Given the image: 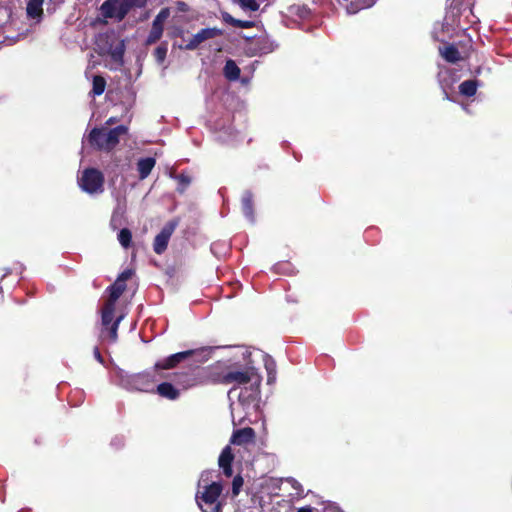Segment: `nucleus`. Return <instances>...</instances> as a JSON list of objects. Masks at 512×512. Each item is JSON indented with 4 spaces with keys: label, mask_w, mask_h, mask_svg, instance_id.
Masks as SVG:
<instances>
[{
    "label": "nucleus",
    "mask_w": 512,
    "mask_h": 512,
    "mask_svg": "<svg viewBox=\"0 0 512 512\" xmlns=\"http://www.w3.org/2000/svg\"><path fill=\"white\" fill-rule=\"evenodd\" d=\"M132 275L133 271L131 269L124 270L118 275L114 283L106 289L108 298L101 310L102 334L107 332V336L113 342L117 339L118 326L123 319L122 314L115 317L116 302L126 290V281L129 280Z\"/></svg>",
    "instance_id": "f257e3e1"
},
{
    "label": "nucleus",
    "mask_w": 512,
    "mask_h": 512,
    "mask_svg": "<svg viewBox=\"0 0 512 512\" xmlns=\"http://www.w3.org/2000/svg\"><path fill=\"white\" fill-rule=\"evenodd\" d=\"M261 376L257 373L254 367H246L243 370H236L228 368L227 370L219 373L213 379L214 383L234 386H241L250 383L249 388L241 390L239 394V401L242 403H249L255 401L260 393Z\"/></svg>",
    "instance_id": "f03ea898"
},
{
    "label": "nucleus",
    "mask_w": 512,
    "mask_h": 512,
    "mask_svg": "<svg viewBox=\"0 0 512 512\" xmlns=\"http://www.w3.org/2000/svg\"><path fill=\"white\" fill-rule=\"evenodd\" d=\"M223 491L221 482L205 484L203 490L196 493V502L202 512H222V503L219 501Z\"/></svg>",
    "instance_id": "7ed1b4c3"
},
{
    "label": "nucleus",
    "mask_w": 512,
    "mask_h": 512,
    "mask_svg": "<svg viewBox=\"0 0 512 512\" xmlns=\"http://www.w3.org/2000/svg\"><path fill=\"white\" fill-rule=\"evenodd\" d=\"M206 350L191 349L187 351L178 352L168 356L167 358L158 361L154 365L155 370H168L176 367L179 363L191 360L193 363H203L207 358L203 357Z\"/></svg>",
    "instance_id": "20e7f679"
},
{
    "label": "nucleus",
    "mask_w": 512,
    "mask_h": 512,
    "mask_svg": "<svg viewBox=\"0 0 512 512\" xmlns=\"http://www.w3.org/2000/svg\"><path fill=\"white\" fill-rule=\"evenodd\" d=\"M203 369L198 364H190L187 368L172 375V382L186 390L203 383Z\"/></svg>",
    "instance_id": "39448f33"
},
{
    "label": "nucleus",
    "mask_w": 512,
    "mask_h": 512,
    "mask_svg": "<svg viewBox=\"0 0 512 512\" xmlns=\"http://www.w3.org/2000/svg\"><path fill=\"white\" fill-rule=\"evenodd\" d=\"M127 134L128 127L125 125H118L114 128L98 127V150L107 152L113 150L119 144L120 138Z\"/></svg>",
    "instance_id": "423d86ee"
},
{
    "label": "nucleus",
    "mask_w": 512,
    "mask_h": 512,
    "mask_svg": "<svg viewBox=\"0 0 512 512\" xmlns=\"http://www.w3.org/2000/svg\"><path fill=\"white\" fill-rule=\"evenodd\" d=\"M123 382L130 390L154 393L155 392V378L149 371L130 374L123 378Z\"/></svg>",
    "instance_id": "0eeeda50"
},
{
    "label": "nucleus",
    "mask_w": 512,
    "mask_h": 512,
    "mask_svg": "<svg viewBox=\"0 0 512 512\" xmlns=\"http://www.w3.org/2000/svg\"><path fill=\"white\" fill-rule=\"evenodd\" d=\"M177 227L176 221L167 222L161 231L155 236L153 250L156 254H162L168 246V242Z\"/></svg>",
    "instance_id": "6e6552de"
},
{
    "label": "nucleus",
    "mask_w": 512,
    "mask_h": 512,
    "mask_svg": "<svg viewBox=\"0 0 512 512\" xmlns=\"http://www.w3.org/2000/svg\"><path fill=\"white\" fill-rule=\"evenodd\" d=\"M223 31L219 28H203L199 32H197L193 37L188 41L185 45L186 50H195L198 46L206 40L221 36Z\"/></svg>",
    "instance_id": "1a4fd4ad"
},
{
    "label": "nucleus",
    "mask_w": 512,
    "mask_h": 512,
    "mask_svg": "<svg viewBox=\"0 0 512 512\" xmlns=\"http://www.w3.org/2000/svg\"><path fill=\"white\" fill-rule=\"evenodd\" d=\"M255 441V431L251 427H245L233 432L230 442L234 445H245Z\"/></svg>",
    "instance_id": "9d476101"
},
{
    "label": "nucleus",
    "mask_w": 512,
    "mask_h": 512,
    "mask_svg": "<svg viewBox=\"0 0 512 512\" xmlns=\"http://www.w3.org/2000/svg\"><path fill=\"white\" fill-rule=\"evenodd\" d=\"M234 454L230 446H226L220 453L218 464L222 468L223 474L226 477L233 475L232 463L234 461Z\"/></svg>",
    "instance_id": "9b49d317"
},
{
    "label": "nucleus",
    "mask_w": 512,
    "mask_h": 512,
    "mask_svg": "<svg viewBox=\"0 0 512 512\" xmlns=\"http://www.w3.org/2000/svg\"><path fill=\"white\" fill-rule=\"evenodd\" d=\"M79 185L83 191L94 193L96 191V170L87 168L79 179Z\"/></svg>",
    "instance_id": "f8f14e48"
},
{
    "label": "nucleus",
    "mask_w": 512,
    "mask_h": 512,
    "mask_svg": "<svg viewBox=\"0 0 512 512\" xmlns=\"http://www.w3.org/2000/svg\"><path fill=\"white\" fill-rule=\"evenodd\" d=\"M155 392H157L161 397L169 400H176L180 396L179 389L174 383L171 382L160 383L156 387Z\"/></svg>",
    "instance_id": "ddd939ff"
},
{
    "label": "nucleus",
    "mask_w": 512,
    "mask_h": 512,
    "mask_svg": "<svg viewBox=\"0 0 512 512\" xmlns=\"http://www.w3.org/2000/svg\"><path fill=\"white\" fill-rule=\"evenodd\" d=\"M439 52L444 60L448 63L455 64L463 59L458 48L453 44H448L443 48H440Z\"/></svg>",
    "instance_id": "4468645a"
},
{
    "label": "nucleus",
    "mask_w": 512,
    "mask_h": 512,
    "mask_svg": "<svg viewBox=\"0 0 512 512\" xmlns=\"http://www.w3.org/2000/svg\"><path fill=\"white\" fill-rule=\"evenodd\" d=\"M156 164L153 157L141 158L137 162V170L141 180L147 178Z\"/></svg>",
    "instance_id": "2eb2a0df"
},
{
    "label": "nucleus",
    "mask_w": 512,
    "mask_h": 512,
    "mask_svg": "<svg viewBox=\"0 0 512 512\" xmlns=\"http://www.w3.org/2000/svg\"><path fill=\"white\" fill-rule=\"evenodd\" d=\"M223 74L228 80L236 81L240 77L241 70L234 60L229 59L225 63V66L223 68Z\"/></svg>",
    "instance_id": "dca6fc26"
},
{
    "label": "nucleus",
    "mask_w": 512,
    "mask_h": 512,
    "mask_svg": "<svg viewBox=\"0 0 512 512\" xmlns=\"http://www.w3.org/2000/svg\"><path fill=\"white\" fill-rule=\"evenodd\" d=\"M43 3L44 0H29L26 8L27 15L33 19L40 18L43 13Z\"/></svg>",
    "instance_id": "f3484780"
},
{
    "label": "nucleus",
    "mask_w": 512,
    "mask_h": 512,
    "mask_svg": "<svg viewBox=\"0 0 512 512\" xmlns=\"http://www.w3.org/2000/svg\"><path fill=\"white\" fill-rule=\"evenodd\" d=\"M478 81L475 79L465 80L459 85V93L466 97H472L476 94Z\"/></svg>",
    "instance_id": "a211bd4d"
},
{
    "label": "nucleus",
    "mask_w": 512,
    "mask_h": 512,
    "mask_svg": "<svg viewBox=\"0 0 512 512\" xmlns=\"http://www.w3.org/2000/svg\"><path fill=\"white\" fill-rule=\"evenodd\" d=\"M94 51L95 49H91L90 52H89V63H88V67L86 69V77L91 81L92 83V89L90 91L91 94H96V73L93 71L94 67H95V61H93V57H94Z\"/></svg>",
    "instance_id": "6ab92c4d"
},
{
    "label": "nucleus",
    "mask_w": 512,
    "mask_h": 512,
    "mask_svg": "<svg viewBox=\"0 0 512 512\" xmlns=\"http://www.w3.org/2000/svg\"><path fill=\"white\" fill-rule=\"evenodd\" d=\"M118 241L125 249L132 245V232L128 228H122L118 233Z\"/></svg>",
    "instance_id": "aec40b11"
},
{
    "label": "nucleus",
    "mask_w": 512,
    "mask_h": 512,
    "mask_svg": "<svg viewBox=\"0 0 512 512\" xmlns=\"http://www.w3.org/2000/svg\"><path fill=\"white\" fill-rule=\"evenodd\" d=\"M242 210L246 217L253 218V199L252 195L247 193L242 198Z\"/></svg>",
    "instance_id": "412c9836"
},
{
    "label": "nucleus",
    "mask_w": 512,
    "mask_h": 512,
    "mask_svg": "<svg viewBox=\"0 0 512 512\" xmlns=\"http://www.w3.org/2000/svg\"><path fill=\"white\" fill-rule=\"evenodd\" d=\"M175 179L178 181L177 191L179 193H184L191 183V177L185 173H180L175 176Z\"/></svg>",
    "instance_id": "4be33fe9"
},
{
    "label": "nucleus",
    "mask_w": 512,
    "mask_h": 512,
    "mask_svg": "<svg viewBox=\"0 0 512 512\" xmlns=\"http://www.w3.org/2000/svg\"><path fill=\"white\" fill-rule=\"evenodd\" d=\"M164 28L151 27L149 35L145 41L146 45H152L160 40L163 35Z\"/></svg>",
    "instance_id": "5701e85b"
},
{
    "label": "nucleus",
    "mask_w": 512,
    "mask_h": 512,
    "mask_svg": "<svg viewBox=\"0 0 512 512\" xmlns=\"http://www.w3.org/2000/svg\"><path fill=\"white\" fill-rule=\"evenodd\" d=\"M115 3L113 0H108L101 5L100 10L105 18H114Z\"/></svg>",
    "instance_id": "b1692460"
},
{
    "label": "nucleus",
    "mask_w": 512,
    "mask_h": 512,
    "mask_svg": "<svg viewBox=\"0 0 512 512\" xmlns=\"http://www.w3.org/2000/svg\"><path fill=\"white\" fill-rule=\"evenodd\" d=\"M130 8L126 5L125 1L122 0L118 5L115 6L114 19L122 21L129 13Z\"/></svg>",
    "instance_id": "393cba45"
},
{
    "label": "nucleus",
    "mask_w": 512,
    "mask_h": 512,
    "mask_svg": "<svg viewBox=\"0 0 512 512\" xmlns=\"http://www.w3.org/2000/svg\"><path fill=\"white\" fill-rule=\"evenodd\" d=\"M225 20L237 28H252L255 26L253 21L235 19L230 15Z\"/></svg>",
    "instance_id": "a878e982"
},
{
    "label": "nucleus",
    "mask_w": 512,
    "mask_h": 512,
    "mask_svg": "<svg viewBox=\"0 0 512 512\" xmlns=\"http://www.w3.org/2000/svg\"><path fill=\"white\" fill-rule=\"evenodd\" d=\"M265 368L268 374V383L271 384L276 379V364L272 358H269L265 361Z\"/></svg>",
    "instance_id": "bb28decb"
},
{
    "label": "nucleus",
    "mask_w": 512,
    "mask_h": 512,
    "mask_svg": "<svg viewBox=\"0 0 512 512\" xmlns=\"http://www.w3.org/2000/svg\"><path fill=\"white\" fill-rule=\"evenodd\" d=\"M167 43H162L154 50V57L158 63H163L167 56Z\"/></svg>",
    "instance_id": "cd10ccee"
},
{
    "label": "nucleus",
    "mask_w": 512,
    "mask_h": 512,
    "mask_svg": "<svg viewBox=\"0 0 512 512\" xmlns=\"http://www.w3.org/2000/svg\"><path fill=\"white\" fill-rule=\"evenodd\" d=\"M239 5L243 9H247L249 11H257L259 9V4L256 0H238Z\"/></svg>",
    "instance_id": "c85d7f7f"
},
{
    "label": "nucleus",
    "mask_w": 512,
    "mask_h": 512,
    "mask_svg": "<svg viewBox=\"0 0 512 512\" xmlns=\"http://www.w3.org/2000/svg\"><path fill=\"white\" fill-rule=\"evenodd\" d=\"M95 142H96V127L92 128L90 130L88 139L83 142L84 149H86L87 144H89V146L93 149Z\"/></svg>",
    "instance_id": "c756f323"
},
{
    "label": "nucleus",
    "mask_w": 512,
    "mask_h": 512,
    "mask_svg": "<svg viewBox=\"0 0 512 512\" xmlns=\"http://www.w3.org/2000/svg\"><path fill=\"white\" fill-rule=\"evenodd\" d=\"M130 10L134 7L143 8L146 6L147 0H124Z\"/></svg>",
    "instance_id": "7c9ffc66"
},
{
    "label": "nucleus",
    "mask_w": 512,
    "mask_h": 512,
    "mask_svg": "<svg viewBox=\"0 0 512 512\" xmlns=\"http://www.w3.org/2000/svg\"><path fill=\"white\" fill-rule=\"evenodd\" d=\"M242 485H243L242 477L239 475L234 477L233 482H232L233 494L237 495L239 493V490L242 487Z\"/></svg>",
    "instance_id": "2f4dec72"
},
{
    "label": "nucleus",
    "mask_w": 512,
    "mask_h": 512,
    "mask_svg": "<svg viewBox=\"0 0 512 512\" xmlns=\"http://www.w3.org/2000/svg\"><path fill=\"white\" fill-rule=\"evenodd\" d=\"M106 88V80L104 77L98 75V96L101 95Z\"/></svg>",
    "instance_id": "473e14b6"
},
{
    "label": "nucleus",
    "mask_w": 512,
    "mask_h": 512,
    "mask_svg": "<svg viewBox=\"0 0 512 512\" xmlns=\"http://www.w3.org/2000/svg\"><path fill=\"white\" fill-rule=\"evenodd\" d=\"M169 16V9L168 8H163L157 15L156 17H160V20L162 22H164L167 17Z\"/></svg>",
    "instance_id": "72a5a7b5"
},
{
    "label": "nucleus",
    "mask_w": 512,
    "mask_h": 512,
    "mask_svg": "<svg viewBox=\"0 0 512 512\" xmlns=\"http://www.w3.org/2000/svg\"><path fill=\"white\" fill-rule=\"evenodd\" d=\"M176 5L178 10L181 12H187L189 10L188 4L183 1H177Z\"/></svg>",
    "instance_id": "f704fd0d"
},
{
    "label": "nucleus",
    "mask_w": 512,
    "mask_h": 512,
    "mask_svg": "<svg viewBox=\"0 0 512 512\" xmlns=\"http://www.w3.org/2000/svg\"><path fill=\"white\" fill-rule=\"evenodd\" d=\"M104 184V175L101 171L98 170V192L103 190Z\"/></svg>",
    "instance_id": "c9c22d12"
},
{
    "label": "nucleus",
    "mask_w": 512,
    "mask_h": 512,
    "mask_svg": "<svg viewBox=\"0 0 512 512\" xmlns=\"http://www.w3.org/2000/svg\"><path fill=\"white\" fill-rule=\"evenodd\" d=\"M362 7L355 5L353 2H351V5L347 7V11L349 14H354L358 12Z\"/></svg>",
    "instance_id": "e433bc0d"
},
{
    "label": "nucleus",
    "mask_w": 512,
    "mask_h": 512,
    "mask_svg": "<svg viewBox=\"0 0 512 512\" xmlns=\"http://www.w3.org/2000/svg\"><path fill=\"white\" fill-rule=\"evenodd\" d=\"M163 24L164 22L160 20V17H155L152 22V26L157 28H164Z\"/></svg>",
    "instance_id": "4c0bfd02"
},
{
    "label": "nucleus",
    "mask_w": 512,
    "mask_h": 512,
    "mask_svg": "<svg viewBox=\"0 0 512 512\" xmlns=\"http://www.w3.org/2000/svg\"><path fill=\"white\" fill-rule=\"evenodd\" d=\"M113 58L115 60H122V57H123V50L122 49H119V50H115L112 54Z\"/></svg>",
    "instance_id": "58836bf2"
},
{
    "label": "nucleus",
    "mask_w": 512,
    "mask_h": 512,
    "mask_svg": "<svg viewBox=\"0 0 512 512\" xmlns=\"http://www.w3.org/2000/svg\"><path fill=\"white\" fill-rule=\"evenodd\" d=\"M209 475H210V472H209V471H204V472H202V474H201V478H200V481H199V483H198V487H199V488H200V483H201V481H206V480H208Z\"/></svg>",
    "instance_id": "ea45409f"
},
{
    "label": "nucleus",
    "mask_w": 512,
    "mask_h": 512,
    "mask_svg": "<svg viewBox=\"0 0 512 512\" xmlns=\"http://www.w3.org/2000/svg\"><path fill=\"white\" fill-rule=\"evenodd\" d=\"M117 122V118L116 117H110L106 123H105V126L104 127H109L113 124H115Z\"/></svg>",
    "instance_id": "a19ab883"
},
{
    "label": "nucleus",
    "mask_w": 512,
    "mask_h": 512,
    "mask_svg": "<svg viewBox=\"0 0 512 512\" xmlns=\"http://www.w3.org/2000/svg\"><path fill=\"white\" fill-rule=\"evenodd\" d=\"M296 512H313V508L310 506H304L299 508Z\"/></svg>",
    "instance_id": "79ce46f5"
},
{
    "label": "nucleus",
    "mask_w": 512,
    "mask_h": 512,
    "mask_svg": "<svg viewBox=\"0 0 512 512\" xmlns=\"http://www.w3.org/2000/svg\"><path fill=\"white\" fill-rule=\"evenodd\" d=\"M443 99L451 100L449 93L446 91V89H443Z\"/></svg>",
    "instance_id": "37998d69"
},
{
    "label": "nucleus",
    "mask_w": 512,
    "mask_h": 512,
    "mask_svg": "<svg viewBox=\"0 0 512 512\" xmlns=\"http://www.w3.org/2000/svg\"><path fill=\"white\" fill-rule=\"evenodd\" d=\"M98 362L103 363V358L99 352H98Z\"/></svg>",
    "instance_id": "c03bdc74"
},
{
    "label": "nucleus",
    "mask_w": 512,
    "mask_h": 512,
    "mask_svg": "<svg viewBox=\"0 0 512 512\" xmlns=\"http://www.w3.org/2000/svg\"><path fill=\"white\" fill-rule=\"evenodd\" d=\"M510 308H511V310H512V300H511V303H510Z\"/></svg>",
    "instance_id": "a18cd8bd"
},
{
    "label": "nucleus",
    "mask_w": 512,
    "mask_h": 512,
    "mask_svg": "<svg viewBox=\"0 0 512 512\" xmlns=\"http://www.w3.org/2000/svg\"><path fill=\"white\" fill-rule=\"evenodd\" d=\"M114 2H117V0H113Z\"/></svg>",
    "instance_id": "49530a36"
}]
</instances>
